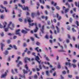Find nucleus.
Listing matches in <instances>:
<instances>
[{"instance_id": "f257e3e1", "label": "nucleus", "mask_w": 79, "mask_h": 79, "mask_svg": "<svg viewBox=\"0 0 79 79\" xmlns=\"http://www.w3.org/2000/svg\"><path fill=\"white\" fill-rule=\"evenodd\" d=\"M14 27H15V25L13 23H12L11 22H9V24H8L7 28L5 29V32H7L8 31V29L10 28L11 30H14Z\"/></svg>"}, {"instance_id": "f03ea898", "label": "nucleus", "mask_w": 79, "mask_h": 79, "mask_svg": "<svg viewBox=\"0 0 79 79\" xmlns=\"http://www.w3.org/2000/svg\"><path fill=\"white\" fill-rule=\"evenodd\" d=\"M65 4L66 5L68 6V8L67 9H66L65 10V13H66L67 12H68V11H69V8H71V6L68 2H66Z\"/></svg>"}, {"instance_id": "7ed1b4c3", "label": "nucleus", "mask_w": 79, "mask_h": 79, "mask_svg": "<svg viewBox=\"0 0 79 79\" xmlns=\"http://www.w3.org/2000/svg\"><path fill=\"white\" fill-rule=\"evenodd\" d=\"M20 31H21V29H20L17 30L15 31V34H16V35H19V36H21V34H20V33H19Z\"/></svg>"}, {"instance_id": "20e7f679", "label": "nucleus", "mask_w": 79, "mask_h": 79, "mask_svg": "<svg viewBox=\"0 0 79 79\" xmlns=\"http://www.w3.org/2000/svg\"><path fill=\"white\" fill-rule=\"evenodd\" d=\"M8 72V71L7 70L6 72H5V73L4 74H3L2 75L1 78H3L4 77H5L6 76V75H7V73Z\"/></svg>"}, {"instance_id": "39448f33", "label": "nucleus", "mask_w": 79, "mask_h": 79, "mask_svg": "<svg viewBox=\"0 0 79 79\" xmlns=\"http://www.w3.org/2000/svg\"><path fill=\"white\" fill-rule=\"evenodd\" d=\"M35 60L36 61H37V62H38L39 63V64H40V62H41V61H39L38 60H39L40 59L39 57V56H36L35 58Z\"/></svg>"}, {"instance_id": "423d86ee", "label": "nucleus", "mask_w": 79, "mask_h": 79, "mask_svg": "<svg viewBox=\"0 0 79 79\" xmlns=\"http://www.w3.org/2000/svg\"><path fill=\"white\" fill-rule=\"evenodd\" d=\"M27 21L28 22V23H29L31 22V18H27V19H25L24 21L25 23H26V22H27Z\"/></svg>"}, {"instance_id": "0eeeda50", "label": "nucleus", "mask_w": 79, "mask_h": 79, "mask_svg": "<svg viewBox=\"0 0 79 79\" xmlns=\"http://www.w3.org/2000/svg\"><path fill=\"white\" fill-rule=\"evenodd\" d=\"M0 6L1 8H3V9H5L6 12H8V11H9V10H7L6 9V7L3 6V5H0Z\"/></svg>"}, {"instance_id": "6e6552de", "label": "nucleus", "mask_w": 79, "mask_h": 79, "mask_svg": "<svg viewBox=\"0 0 79 79\" xmlns=\"http://www.w3.org/2000/svg\"><path fill=\"white\" fill-rule=\"evenodd\" d=\"M44 29L45 26H44V25H43V26L41 27V31L43 33H44Z\"/></svg>"}, {"instance_id": "1a4fd4ad", "label": "nucleus", "mask_w": 79, "mask_h": 79, "mask_svg": "<svg viewBox=\"0 0 79 79\" xmlns=\"http://www.w3.org/2000/svg\"><path fill=\"white\" fill-rule=\"evenodd\" d=\"M29 24L30 25V26H37V23H29Z\"/></svg>"}, {"instance_id": "9d476101", "label": "nucleus", "mask_w": 79, "mask_h": 79, "mask_svg": "<svg viewBox=\"0 0 79 79\" xmlns=\"http://www.w3.org/2000/svg\"><path fill=\"white\" fill-rule=\"evenodd\" d=\"M27 60H28L29 61H30L31 60H30V58H28V57H26L25 58V63H27Z\"/></svg>"}, {"instance_id": "9b49d317", "label": "nucleus", "mask_w": 79, "mask_h": 79, "mask_svg": "<svg viewBox=\"0 0 79 79\" xmlns=\"http://www.w3.org/2000/svg\"><path fill=\"white\" fill-rule=\"evenodd\" d=\"M39 48L37 47L35 48V50H36L37 52H42V50H41V49H40L39 51L38 49H39Z\"/></svg>"}, {"instance_id": "f8f14e48", "label": "nucleus", "mask_w": 79, "mask_h": 79, "mask_svg": "<svg viewBox=\"0 0 79 79\" xmlns=\"http://www.w3.org/2000/svg\"><path fill=\"white\" fill-rule=\"evenodd\" d=\"M56 27L57 31V33H60V28H59L57 26H56Z\"/></svg>"}, {"instance_id": "ddd939ff", "label": "nucleus", "mask_w": 79, "mask_h": 79, "mask_svg": "<svg viewBox=\"0 0 79 79\" xmlns=\"http://www.w3.org/2000/svg\"><path fill=\"white\" fill-rule=\"evenodd\" d=\"M56 16H57V18H58V20H60V19H61V16H59V14H57Z\"/></svg>"}, {"instance_id": "4468645a", "label": "nucleus", "mask_w": 79, "mask_h": 79, "mask_svg": "<svg viewBox=\"0 0 79 79\" xmlns=\"http://www.w3.org/2000/svg\"><path fill=\"white\" fill-rule=\"evenodd\" d=\"M23 62L21 61H19V64H17V66L18 67H19L20 66V65L19 64H22Z\"/></svg>"}, {"instance_id": "2eb2a0df", "label": "nucleus", "mask_w": 79, "mask_h": 79, "mask_svg": "<svg viewBox=\"0 0 79 79\" xmlns=\"http://www.w3.org/2000/svg\"><path fill=\"white\" fill-rule=\"evenodd\" d=\"M22 33H23V34H27V31L24 30H22Z\"/></svg>"}, {"instance_id": "dca6fc26", "label": "nucleus", "mask_w": 79, "mask_h": 79, "mask_svg": "<svg viewBox=\"0 0 79 79\" xmlns=\"http://www.w3.org/2000/svg\"><path fill=\"white\" fill-rule=\"evenodd\" d=\"M23 10H29V8L28 7H25L24 8H23L22 7Z\"/></svg>"}, {"instance_id": "f3484780", "label": "nucleus", "mask_w": 79, "mask_h": 79, "mask_svg": "<svg viewBox=\"0 0 79 79\" xmlns=\"http://www.w3.org/2000/svg\"><path fill=\"white\" fill-rule=\"evenodd\" d=\"M1 48L2 50V51H3V47H5V44H3V43H1Z\"/></svg>"}, {"instance_id": "a211bd4d", "label": "nucleus", "mask_w": 79, "mask_h": 79, "mask_svg": "<svg viewBox=\"0 0 79 79\" xmlns=\"http://www.w3.org/2000/svg\"><path fill=\"white\" fill-rule=\"evenodd\" d=\"M38 30H39L38 27H36L35 29L34 30V32H36L37 31H38Z\"/></svg>"}, {"instance_id": "6ab92c4d", "label": "nucleus", "mask_w": 79, "mask_h": 79, "mask_svg": "<svg viewBox=\"0 0 79 79\" xmlns=\"http://www.w3.org/2000/svg\"><path fill=\"white\" fill-rule=\"evenodd\" d=\"M4 25V28H5V27H6V25H7V23L6 22H4V23H3Z\"/></svg>"}, {"instance_id": "aec40b11", "label": "nucleus", "mask_w": 79, "mask_h": 79, "mask_svg": "<svg viewBox=\"0 0 79 79\" xmlns=\"http://www.w3.org/2000/svg\"><path fill=\"white\" fill-rule=\"evenodd\" d=\"M23 71L24 74H26V73H27V71L25 70L24 69H23Z\"/></svg>"}, {"instance_id": "412c9836", "label": "nucleus", "mask_w": 79, "mask_h": 79, "mask_svg": "<svg viewBox=\"0 0 79 79\" xmlns=\"http://www.w3.org/2000/svg\"><path fill=\"white\" fill-rule=\"evenodd\" d=\"M42 18L43 19H44V18H45L46 20H47V19H48V18L47 16L45 17L44 16H42Z\"/></svg>"}, {"instance_id": "4be33fe9", "label": "nucleus", "mask_w": 79, "mask_h": 79, "mask_svg": "<svg viewBox=\"0 0 79 79\" xmlns=\"http://www.w3.org/2000/svg\"><path fill=\"white\" fill-rule=\"evenodd\" d=\"M65 65H69V66H71V63L69 62H66L65 63Z\"/></svg>"}, {"instance_id": "5701e85b", "label": "nucleus", "mask_w": 79, "mask_h": 79, "mask_svg": "<svg viewBox=\"0 0 79 79\" xmlns=\"http://www.w3.org/2000/svg\"><path fill=\"white\" fill-rule=\"evenodd\" d=\"M20 58H21V57H20V56L18 57L17 58V60L16 61V63H18V62L19 61V59H20Z\"/></svg>"}, {"instance_id": "b1692460", "label": "nucleus", "mask_w": 79, "mask_h": 79, "mask_svg": "<svg viewBox=\"0 0 79 79\" xmlns=\"http://www.w3.org/2000/svg\"><path fill=\"white\" fill-rule=\"evenodd\" d=\"M39 1L40 3H43V4H44V3H45V2H44V0H43V2L42 0H39Z\"/></svg>"}, {"instance_id": "393cba45", "label": "nucleus", "mask_w": 79, "mask_h": 79, "mask_svg": "<svg viewBox=\"0 0 79 79\" xmlns=\"http://www.w3.org/2000/svg\"><path fill=\"white\" fill-rule=\"evenodd\" d=\"M73 20H74V19H73V18H70L69 19V21L70 23H72V22L73 21Z\"/></svg>"}, {"instance_id": "a878e982", "label": "nucleus", "mask_w": 79, "mask_h": 79, "mask_svg": "<svg viewBox=\"0 0 79 79\" xmlns=\"http://www.w3.org/2000/svg\"><path fill=\"white\" fill-rule=\"evenodd\" d=\"M34 35L36 38H37V39H40V37L37 36V34H35Z\"/></svg>"}, {"instance_id": "bb28decb", "label": "nucleus", "mask_w": 79, "mask_h": 79, "mask_svg": "<svg viewBox=\"0 0 79 79\" xmlns=\"http://www.w3.org/2000/svg\"><path fill=\"white\" fill-rule=\"evenodd\" d=\"M46 74L47 76H50V73H48V71H46Z\"/></svg>"}, {"instance_id": "cd10ccee", "label": "nucleus", "mask_w": 79, "mask_h": 79, "mask_svg": "<svg viewBox=\"0 0 79 79\" xmlns=\"http://www.w3.org/2000/svg\"><path fill=\"white\" fill-rule=\"evenodd\" d=\"M4 54H5V55H8V51L7 50H6L5 52L4 53Z\"/></svg>"}, {"instance_id": "c85d7f7f", "label": "nucleus", "mask_w": 79, "mask_h": 79, "mask_svg": "<svg viewBox=\"0 0 79 79\" xmlns=\"http://www.w3.org/2000/svg\"><path fill=\"white\" fill-rule=\"evenodd\" d=\"M34 78L35 79H37V78H38V77H37V75H35L34 76Z\"/></svg>"}, {"instance_id": "c756f323", "label": "nucleus", "mask_w": 79, "mask_h": 79, "mask_svg": "<svg viewBox=\"0 0 79 79\" xmlns=\"http://www.w3.org/2000/svg\"><path fill=\"white\" fill-rule=\"evenodd\" d=\"M25 68H26L27 70H28V69H29V68H28V66H27V64H26L25 66Z\"/></svg>"}, {"instance_id": "7c9ffc66", "label": "nucleus", "mask_w": 79, "mask_h": 79, "mask_svg": "<svg viewBox=\"0 0 79 79\" xmlns=\"http://www.w3.org/2000/svg\"><path fill=\"white\" fill-rule=\"evenodd\" d=\"M72 30L73 31V32H76V30H75L74 28H72Z\"/></svg>"}, {"instance_id": "2f4dec72", "label": "nucleus", "mask_w": 79, "mask_h": 79, "mask_svg": "<svg viewBox=\"0 0 79 79\" xmlns=\"http://www.w3.org/2000/svg\"><path fill=\"white\" fill-rule=\"evenodd\" d=\"M20 76L21 77H22V78L23 77H24L25 78H26V77H25V75H24L23 76L20 75Z\"/></svg>"}, {"instance_id": "473e14b6", "label": "nucleus", "mask_w": 79, "mask_h": 79, "mask_svg": "<svg viewBox=\"0 0 79 79\" xmlns=\"http://www.w3.org/2000/svg\"><path fill=\"white\" fill-rule=\"evenodd\" d=\"M34 15H35V14L34 13H31V16L33 18H34Z\"/></svg>"}, {"instance_id": "72a5a7b5", "label": "nucleus", "mask_w": 79, "mask_h": 79, "mask_svg": "<svg viewBox=\"0 0 79 79\" xmlns=\"http://www.w3.org/2000/svg\"><path fill=\"white\" fill-rule=\"evenodd\" d=\"M76 48H78V49H79V45L76 44L75 45Z\"/></svg>"}, {"instance_id": "f704fd0d", "label": "nucleus", "mask_w": 79, "mask_h": 79, "mask_svg": "<svg viewBox=\"0 0 79 79\" xmlns=\"http://www.w3.org/2000/svg\"><path fill=\"white\" fill-rule=\"evenodd\" d=\"M14 70L16 73H18V69H15Z\"/></svg>"}, {"instance_id": "c9c22d12", "label": "nucleus", "mask_w": 79, "mask_h": 79, "mask_svg": "<svg viewBox=\"0 0 79 79\" xmlns=\"http://www.w3.org/2000/svg\"><path fill=\"white\" fill-rule=\"evenodd\" d=\"M4 5H7L8 4V2L7 1H4Z\"/></svg>"}, {"instance_id": "e433bc0d", "label": "nucleus", "mask_w": 79, "mask_h": 79, "mask_svg": "<svg viewBox=\"0 0 79 79\" xmlns=\"http://www.w3.org/2000/svg\"><path fill=\"white\" fill-rule=\"evenodd\" d=\"M76 24L77 26H79V22H78V21H76Z\"/></svg>"}, {"instance_id": "4c0bfd02", "label": "nucleus", "mask_w": 79, "mask_h": 79, "mask_svg": "<svg viewBox=\"0 0 79 79\" xmlns=\"http://www.w3.org/2000/svg\"><path fill=\"white\" fill-rule=\"evenodd\" d=\"M45 38L47 39H48V35H47L45 36Z\"/></svg>"}, {"instance_id": "58836bf2", "label": "nucleus", "mask_w": 79, "mask_h": 79, "mask_svg": "<svg viewBox=\"0 0 79 79\" xmlns=\"http://www.w3.org/2000/svg\"><path fill=\"white\" fill-rule=\"evenodd\" d=\"M73 62L74 63H76V62H77V60L75 59H73Z\"/></svg>"}, {"instance_id": "ea45409f", "label": "nucleus", "mask_w": 79, "mask_h": 79, "mask_svg": "<svg viewBox=\"0 0 79 79\" xmlns=\"http://www.w3.org/2000/svg\"><path fill=\"white\" fill-rule=\"evenodd\" d=\"M11 73L12 74H15V72H14V69H11Z\"/></svg>"}, {"instance_id": "a19ab883", "label": "nucleus", "mask_w": 79, "mask_h": 79, "mask_svg": "<svg viewBox=\"0 0 79 79\" xmlns=\"http://www.w3.org/2000/svg\"><path fill=\"white\" fill-rule=\"evenodd\" d=\"M44 13L46 14V15H48V11L46 10L44 11Z\"/></svg>"}, {"instance_id": "79ce46f5", "label": "nucleus", "mask_w": 79, "mask_h": 79, "mask_svg": "<svg viewBox=\"0 0 79 79\" xmlns=\"http://www.w3.org/2000/svg\"><path fill=\"white\" fill-rule=\"evenodd\" d=\"M72 65L73 66V68H76V67L77 66L76 64H72Z\"/></svg>"}, {"instance_id": "37998d69", "label": "nucleus", "mask_w": 79, "mask_h": 79, "mask_svg": "<svg viewBox=\"0 0 79 79\" xmlns=\"http://www.w3.org/2000/svg\"><path fill=\"white\" fill-rule=\"evenodd\" d=\"M66 42L67 44H68V43H69V39H67L66 40Z\"/></svg>"}, {"instance_id": "c03bdc74", "label": "nucleus", "mask_w": 79, "mask_h": 79, "mask_svg": "<svg viewBox=\"0 0 79 79\" xmlns=\"http://www.w3.org/2000/svg\"><path fill=\"white\" fill-rule=\"evenodd\" d=\"M58 44H59V45L60 47L62 49H63V47L62 46L60 45V43H59Z\"/></svg>"}, {"instance_id": "a18cd8bd", "label": "nucleus", "mask_w": 79, "mask_h": 79, "mask_svg": "<svg viewBox=\"0 0 79 79\" xmlns=\"http://www.w3.org/2000/svg\"><path fill=\"white\" fill-rule=\"evenodd\" d=\"M0 12L1 13H3L4 12V10L2 9H0Z\"/></svg>"}, {"instance_id": "49530a36", "label": "nucleus", "mask_w": 79, "mask_h": 79, "mask_svg": "<svg viewBox=\"0 0 79 79\" xmlns=\"http://www.w3.org/2000/svg\"><path fill=\"white\" fill-rule=\"evenodd\" d=\"M51 8L52 11H55V8L53 7H51Z\"/></svg>"}, {"instance_id": "de8ad7c7", "label": "nucleus", "mask_w": 79, "mask_h": 79, "mask_svg": "<svg viewBox=\"0 0 79 79\" xmlns=\"http://www.w3.org/2000/svg\"><path fill=\"white\" fill-rule=\"evenodd\" d=\"M13 47L15 49V50H17V47H16V45H13Z\"/></svg>"}, {"instance_id": "09e8293b", "label": "nucleus", "mask_w": 79, "mask_h": 79, "mask_svg": "<svg viewBox=\"0 0 79 79\" xmlns=\"http://www.w3.org/2000/svg\"><path fill=\"white\" fill-rule=\"evenodd\" d=\"M56 60L57 61H58V60H59V56H56Z\"/></svg>"}, {"instance_id": "8fccbe9b", "label": "nucleus", "mask_w": 79, "mask_h": 79, "mask_svg": "<svg viewBox=\"0 0 79 79\" xmlns=\"http://www.w3.org/2000/svg\"><path fill=\"white\" fill-rule=\"evenodd\" d=\"M31 40H32V41H34V38L33 37H31Z\"/></svg>"}, {"instance_id": "3c124183", "label": "nucleus", "mask_w": 79, "mask_h": 79, "mask_svg": "<svg viewBox=\"0 0 79 79\" xmlns=\"http://www.w3.org/2000/svg\"><path fill=\"white\" fill-rule=\"evenodd\" d=\"M43 67L45 69H48V67H45V66H44Z\"/></svg>"}, {"instance_id": "603ef678", "label": "nucleus", "mask_w": 79, "mask_h": 79, "mask_svg": "<svg viewBox=\"0 0 79 79\" xmlns=\"http://www.w3.org/2000/svg\"><path fill=\"white\" fill-rule=\"evenodd\" d=\"M67 2H73V0H68Z\"/></svg>"}, {"instance_id": "864d4df0", "label": "nucleus", "mask_w": 79, "mask_h": 79, "mask_svg": "<svg viewBox=\"0 0 79 79\" xmlns=\"http://www.w3.org/2000/svg\"><path fill=\"white\" fill-rule=\"evenodd\" d=\"M58 68L59 69H60L61 68V65L60 64H58Z\"/></svg>"}, {"instance_id": "5fc2aeb1", "label": "nucleus", "mask_w": 79, "mask_h": 79, "mask_svg": "<svg viewBox=\"0 0 79 79\" xmlns=\"http://www.w3.org/2000/svg\"><path fill=\"white\" fill-rule=\"evenodd\" d=\"M36 44V45H40V43L39 42H37Z\"/></svg>"}, {"instance_id": "6e6d98bb", "label": "nucleus", "mask_w": 79, "mask_h": 79, "mask_svg": "<svg viewBox=\"0 0 79 79\" xmlns=\"http://www.w3.org/2000/svg\"><path fill=\"white\" fill-rule=\"evenodd\" d=\"M1 35L2 37H3V36H4V34H3V32H2L1 34Z\"/></svg>"}, {"instance_id": "4d7b16f0", "label": "nucleus", "mask_w": 79, "mask_h": 79, "mask_svg": "<svg viewBox=\"0 0 79 79\" xmlns=\"http://www.w3.org/2000/svg\"><path fill=\"white\" fill-rule=\"evenodd\" d=\"M39 68L40 69H42V67H41V65H39Z\"/></svg>"}, {"instance_id": "13d9d810", "label": "nucleus", "mask_w": 79, "mask_h": 79, "mask_svg": "<svg viewBox=\"0 0 79 79\" xmlns=\"http://www.w3.org/2000/svg\"><path fill=\"white\" fill-rule=\"evenodd\" d=\"M46 8H48V9H50V6H49L46 5Z\"/></svg>"}, {"instance_id": "bf43d9fd", "label": "nucleus", "mask_w": 79, "mask_h": 79, "mask_svg": "<svg viewBox=\"0 0 79 79\" xmlns=\"http://www.w3.org/2000/svg\"><path fill=\"white\" fill-rule=\"evenodd\" d=\"M18 6H20V7H23V6H22V5H21V4H18Z\"/></svg>"}, {"instance_id": "052dcab7", "label": "nucleus", "mask_w": 79, "mask_h": 79, "mask_svg": "<svg viewBox=\"0 0 79 79\" xmlns=\"http://www.w3.org/2000/svg\"><path fill=\"white\" fill-rule=\"evenodd\" d=\"M21 2L23 3H25V0H22Z\"/></svg>"}, {"instance_id": "680f3d73", "label": "nucleus", "mask_w": 79, "mask_h": 79, "mask_svg": "<svg viewBox=\"0 0 79 79\" xmlns=\"http://www.w3.org/2000/svg\"><path fill=\"white\" fill-rule=\"evenodd\" d=\"M19 20L20 22H23V19H22L20 18L19 19Z\"/></svg>"}, {"instance_id": "e2e57ef3", "label": "nucleus", "mask_w": 79, "mask_h": 79, "mask_svg": "<svg viewBox=\"0 0 79 79\" xmlns=\"http://www.w3.org/2000/svg\"><path fill=\"white\" fill-rule=\"evenodd\" d=\"M37 6H40V4H39V2H37Z\"/></svg>"}, {"instance_id": "0e129e2a", "label": "nucleus", "mask_w": 79, "mask_h": 79, "mask_svg": "<svg viewBox=\"0 0 79 79\" xmlns=\"http://www.w3.org/2000/svg\"><path fill=\"white\" fill-rule=\"evenodd\" d=\"M37 15H40V13H39V11L38 10L37 11Z\"/></svg>"}, {"instance_id": "69168bd1", "label": "nucleus", "mask_w": 79, "mask_h": 79, "mask_svg": "<svg viewBox=\"0 0 79 79\" xmlns=\"http://www.w3.org/2000/svg\"><path fill=\"white\" fill-rule=\"evenodd\" d=\"M73 10L74 11L76 12V8H73Z\"/></svg>"}, {"instance_id": "338daca9", "label": "nucleus", "mask_w": 79, "mask_h": 79, "mask_svg": "<svg viewBox=\"0 0 79 79\" xmlns=\"http://www.w3.org/2000/svg\"><path fill=\"white\" fill-rule=\"evenodd\" d=\"M76 79H79V76H76L75 77Z\"/></svg>"}, {"instance_id": "774afa93", "label": "nucleus", "mask_w": 79, "mask_h": 79, "mask_svg": "<svg viewBox=\"0 0 79 79\" xmlns=\"http://www.w3.org/2000/svg\"><path fill=\"white\" fill-rule=\"evenodd\" d=\"M56 8L57 10H60V7L58 6H56Z\"/></svg>"}]
</instances>
